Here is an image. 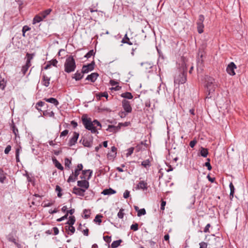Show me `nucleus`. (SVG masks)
Returning a JSON list of instances; mask_svg holds the SVG:
<instances>
[{
	"label": "nucleus",
	"mask_w": 248,
	"mask_h": 248,
	"mask_svg": "<svg viewBox=\"0 0 248 248\" xmlns=\"http://www.w3.org/2000/svg\"><path fill=\"white\" fill-rule=\"evenodd\" d=\"M134 150V147H131V148H129V149H128L127 150V153L126 154V156L128 157V156L131 155L133 154Z\"/></svg>",
	"instance_id": "ea45409f"
},
{
	"label": "nucleus",
	"mask_w": 248,
	"mask_h": 248,
	"mask_svg": "<svg viewBox=\"0 0 248 248\" xmlns=\"http://www.w3.org/2000/svg\"><path fill=\"white\" fill-rule=\"evenodd\" d=\"M210 227V224L209 223L207 224L204 228L203 232L205 233L209 232V229Z\"/></svg>",
	"instance_id": "4d7b16f0"
},
{
	"label": "nucleus",
	"mask_w": 248,
	"mask_h": 248,
	"mask_svg": "<svg viewBox=\"0 0 248 248\" xmlns=\"http://www.w3.org/2000/svg\"><path fill=\"white\" fill-rule=\"evenodd\" d=\"M200 245V248H207V243L202 242L199 244Z\"/></svg>",
	"instance_id": "3c124183"
},
{
	"label": "nucleus",
	"mask_w": 248,
	"mask_h": 248,
	"mask_svg": "<svg viewBox=\"0 0 248 248\" xmlns=\"http://www.w3.org/2000/svg\"><path fill=\"white\" fill-rule=\"evenodd\" d=\"M136 189H140L142 190L147 189V183L146 182H145L144 181H140L137 185Z\"/></svg>",
	"instance_id": "4468645a"
},
{
	"label": "nucleus",
	"mask_w": 248,
	"mask_h": 248,
	"mask_svg": "<svg viewBox=\"0 0 248 248\" xmlns=\"http://www.w3.org/2000/svg\"><path fill=\"white\" fill-rule=\"evenodd\" d=\"M68 130H64L60 134V137H64L66 136L68 133Z\"/></svg>",
	"instance_id": "6e6d98bb"
},
{
	"label": "nucleus",
	"mask_w": 248,
	"mask_h": 248,
	"mask_svg": "<svg viewBox=\"0 0 248 248\" xmlns=\"http://www.w3.org/2000/svg\"><path fill=\"white\" fill-rule=\"evenodd\" d=\"M124 210L123 209H121L118 212L117 216L119 218H123L124 217Z\"/></svg>",
	"instance_id": "a18cd8bd"
},
{
	"label": "nucleus",
	"mask_w": 248,
	"mask_h": 248,
	"mask_svg": "<svg viewBox=\"0 0 248 248\" xmlns=\"http://www.w3.org/2000/svg\"><path fill=\"white\" fill-rule=\"evenodd\" d=\"M116 191L112 189L111 188H109L108 189H104L102 192V194L104 195H111L116 193Z\"/></svg>",
	"instance_id": "f3484780"
},
{
	"label": "nucleus",
	"mask_w": 248,
	"mask_h": 248,
	"mask_svg": "<svg viewBox=\"0 0 248 248\" xmlns=\"http://www.w3.org/2000/svg\"><path fill=\"white\" fill-rule=\"evenodd\" d=\"M145 214V209L144 208H142L138 210L137 215L138 217H140L142 215H144Z\"/></svg>",
	"instance_id": "58836bf2"
},
{
	"label": "nucleus",
	"mask_w": 248,
	"mask_h": 248,
	"mask_svg": "<svg viewBox=\"0 0 248 248\" xmlns=\"http://www.w3.org/2000/svg\"><path fill=\"white\" fill-rule=\"evenodd\" d=\"M93 122L94 126L96 125V126H99L100 127H101V124H100V123L99 121H98L97 120H93Z\"/></svg>",
	"instance_id": "13d9d810"
},
{
	"label": "nucleus",
	"mask_w": 248,
	"mask_h": 248,
	"mask_svg": "<svg viewBox=\"0 0 248 248\" xmlns=\"http://www.w3.org/2000/svg\"><path fill=\"white\" fill-rule=\"evenodd\" d=\"M43 20V18L42 17L39 15H36L35 16V17L33 18V21H32V24H35L37 23L40 22V21H42Z\"/></svg>",
	"instance_id": "412c9836"
},
{
	"label": "nucleus",
	"mask_w": 248,
	"mask_h": 248,
	"mask_svg": "<svg viewBox=\"0 0 248 248\" xmlns=\"http://www.w3.org/2000/svg\"><path fill=\"white\" fill-rule=\"evenodd\" d=\"M129 195H130L129 191L127 190H126L124 193L123 196H124V198L127 199L129 197Z\"/></svg>",
	"instance_id": "603ef678"
},
{
	"label": "nucleus",
	"mask_w": 248,
	"mask_h": 248,
	"mask_svg": "<svg viewBox=\"0 0 248 248\" xmlns=\"http://www.w3.org/2000/svg\"><path fill=\"white\" fill-rule=\"evenodd\" d=\"M94 62L88 64L86 65H83L82 68V71L83 73H88L89 72L92 71L94 68Z\"/></svg>",
	"instance_id": "9d476101"
},
{
	"label": "nucleus",
	"mask_w": 248,
	"mask_h": 248,
	"mask_svg": "<svg viewBox=\"0 0 248 248\" xmlns=\"http://www.w3.org/2000/svg\"><path fill=\"white\" fill-rule=\"evenodd\" d=\"M83 74L82 71L79 72L78 71L74 74L73 77V78H75L76 80H79L83 78Z\"/></svg>",
	"instance_id": "6ab92c4d"
},
{
	"label": "nucleus",
	"mask_w": 248,
	"mask_h": 248,
	"mask_svg": "<svg viewBox=\"0 0 248 248\" xmlns=\"http://www.w3.org/2000/svg\"><path fill=\"white\" fill-rule=\"evenodd\" d=\"M83 144L85 147H90L92 146V142L91 141H89L86 139H83Z\"/></svg>",
	"instance_id": "2f4dec72"
},
{
	"label": "nucleus",
	"mask_w": 248,
	"mask_h": 248,
	"mask_svg": "<svg viewBox=\"0 0 248 248\" xmlns=\"http://www.w3.org/2000/svg\"><path fill=\"white\" fill-rule=\"evenodd\" d=\"M197 30H198V32L199 33H202L203 32V28H204L203 24L197 23Z\"/></svg>",
	"instance_id": "7c9ffc66"
},
{
	"label": "nucleus",
	"mask_w": 248,
	"mask_h": 248,
	"mask_svg": "<svg viewBox=\"0 0 248 248\" xmlns=\"http://www.w3.org/2000/svg\"><path fill=\"white\" fill-rule=\"evenodd\" d=\"M121 242H122V240H121V239L116 240V241H114L112 243V244L111 245V247L112 248H117L118 246H120Z\"/></svg>",
	"instance_id": "c85d7f7f"
},
{
	"label": "nucleus",
	"mask_w": 248,
	"mask_h": 248,
	"mask_svg": "<svg viewBox=\"0 0 248 248\" xmlns=\"http://www.w3.org/2000/svg\"><path fill=\"white\" fill-rule=\"evenodd\" d=\"M92 174V171L90 170H83L82 171V175L80 176V178L81 179H87L89 180Z\"/></svg>",
	"instance_id": "1a4fd4ad"
},
{
	"label": "nucleus",
	"mask_w": 248,
	"mask_h": 248,
	"mask_svg": "<svg viewBox=\"0 0 248 248\" xmlns=\"http://www.w3.org/2000/svg\"><path fill=\"white\" fill-rule=\"evenodd\" d=\"M55 167L56 168H57L58 169H59V170H63V167H62V166L56 159L55 160Z\"/></svg>",
	"instance_id": "c9c22d12"
},
{
	"label": "nucleus",
	"mask_w": 248,
	"mask_h": 248,
	"mask_svg": "<svg viewBox=\"0 0 248 248\" xmlns=\"http://www.w3.org/2000/svg\"><path fill=\"white\" fill-rule=\"evenodd\" d=\"M51 64L54 66L57 67V64L58 63V61L56 59L52 60L50 61Z\"/></svg>",
	"instance_id": "e2e57ef3"
},
{
	"label": "nucleus",
	"mask_w": 248,
	"mask_h": 248,
	"mask_svg": "<svg viewBox=\"0 0 248 248\" xmlns=\"http://www.w3.org/2000/svg\"><path fill=\"white\" fill-rule=\"evenodd\" d=\"M50 78H48L45 75L43 76L42 80V84L46 87H48L50 83Z\"/></svg>",
	"instance_id": "dca6fc26"
},
{
	"label": "nucleus",
	"mask_w": 248,
	"mask_h": 248,
	"mask_svg": "<svg viewBox=\"0 0 248 248\" xmlns=\"http://www.w3.org/2000/svg\"><path fill=\"white\" fill-rule=\"evenodd\" d=\"M200 154L202 156H203L204 157H206L208 154L207 149L206 148L202 147L200 150Z\"/></svg>",
	"instance_id": "b1692460"
},
{
	"label": "nucleus",
	"mask_w": 248,
	"mask_h": 248,
	"mask_svg": "<svg viewBox=\"0 0 248 248\" xmlns=\"http://www.w3.org/2000/svg\"><path fill=\"white\" fill-rule=\"evenodd\" d=\"M66 229L68 230V231L70 232V233H68V234L70 235L73 234L75 232V228L73 225L69 226L68 227V229L66 228Z\"/></svg>",
	"instance_id": "4c0bfd02"
},
{
	"label": "nucleus",
	"mask_w": 248,
	"mask_h": 248,
	"mask_svg": "<svg viewBox=\"0 0 248 248\" xmlns=\"http://www.w3.org/2000/svg\"><path fill=\"white\" fill-rule=\"evenodd\" d=\"M98 74L97 73H93L91 74L88 75L86 79L90 80L92 82H94L98 77Z\"/></svg>",
	"instance_id": "2eb2a0df"
},
{
	"label": "nucleus",
	"mask_w": 248,
	"mask_h": 248,
	"mask_svg": "<svg viewBox=\"0 0 248 248\" xmlns=\"http://www.w3.org/2000/svg\"><path fill=\"white\" fill-rule=\"evenodd\" d=\"M78 186L80 187V188H83L84 189H87L89 187V182L84 179L83 180L78 181L77 182Z\"/></svg>",
	"instance_id": "6e6552de"
},
{
	"label": "nucleus",
	"mask_w": 248,
	"mask_h": 248,
	"mask_svg": "<svg viewBox=\"0 0 248 248\" xmlns=\"http://www.w3.org/2000/svg\"><path fill=\"white\" fill-rule=\"evenodd\" d=\"M122 106L126 112L130 113L131 112L132 108L128 101L125 99L123 100L122 101Z\"/></svg>",
	"instance_id": "0eeeda50"
},
{
	"label": "nucleus",
	"mask_w": 248,
	"mask_h": 248,
	"mask_svg": "<svg viewBox=\"0 0 248 248\" xmlns=\"http://www.w3.org/2000/svg\"><path fill=\"white\" fill-rule=\"evenodd\" d=\"M99 96L100 97H106V98H107L108 97V94L107 92H104V93H101Z\"/></svg>",
	"instance_id": "0e129e2a"
},
{
	"label": "nucleus",
	"mask_w": 248,
	"mask_h": 248,
	"mask_svg": "<svg viewBox=\"0 0 248 248\" xmlns=\"http://www.w3.org/2000/svg\"><path fill=\"white\" fill-rule=\"evenodd\" d=\"M236 69V66L233 62L230 63L227 67L226 71L227 73L231 76L235 75L234 70Z\"/></svg>",
	"instance_id": "423d86ee"
},
{
	"label": "nucleus",
	"mask_w": 248,
	"mask_h": 248,
	"mask_svg": "<svg viewBox=\"0 0 248 248\" xmlns=\"http://www.w3.org/2000/svg\"><path fill=\"white\" fill-rule=\"evenodd\" d=\"M229 187H230V191H231L230 195V196H232V197H233L235 189H234V187L232 183H231L230 184Z\"/></svg>",
	"instance_id": "f704fd0d"
},
{
	"label": "nucleus",
	"mask_w": 248,
	"mask_h": 248,
	"mask_svg": "<svg viewBox=\"0 0 248 248\" xmlns=\"http://www.w3.org/2000/svg\"><path fill=\"white\" fill-rule=\"evenodd\" d=\"M103 239L104 240V241L107 242V243H110L111 242V237L110 236H104L103 237Z\"/></svg>",
	"instance_id": "8fccbe9b"
},
{
	"label": "nucleus",
	"mask_w": 248,
	"mask_h": 248,
	"mask_svg": "<svg viewBox=\"0 0 248 248\" xmlns=\"http://www.w3.org/2000/svg\"><path fill=\"white\" fill-rule=\"evenodd\" d=\"M141 165L145 168H149L150 166V162L148 159L143 161L141 162Z\"/></svg>",
	"instance_id": "473e14b6"
},
{
	"label": "nucleus",
	"mask_w": 248,
	"mask_h": 248,
	"mask_svg": "<svg viewBox=\"0 0 248 248\" xmlns=\"http://www.w3.org/2000/svg\"><path fill=\"white\" fill-rule=\"evenodd\" d=\"M64 66V71L66 73H69L75 70L76 65L73 56H70L66 59Z\"/></svg>",
	"instance_id": "7ed1b4c3"
},
{
	"label": "nucleus",
	"mask_w": 248,
	"mask_h": 248,
	"mask_svg": "<svg viewBox=\"0 0 248 248\" xmlns=\"http://www.w3.org/2000/svg\"><path fill=\"white\" fill-rule=\"evenodd\" d=\"M94 54L93 50H90L85 55V57L88 59Z\"/></svg>",
	"instance_id": "37998d69"
},
{
	"label": "nucleus",
	"mask_w": 248,
	"mask_h": 248,
	"mask_svg": "<svg viewBox=\"0 0 248 248\" xmlns=\"http://www.w3.org/2000/svg\"><path fill=\"white\" fill-rule=\"evenodd\" d=\"M102 217V216L97 215L96 216L95 218L94 219V221L96 222H98L99 224L102 222V220L101 219V217Z\"/></svg>",
	"instance_id": "a19ab883"
},
{
	"label": "nucleus",
	"mask_w": 248,
	"mask_h": 248,
	"mask_svg": "<svg viewBox=\"0 0 248 248\" xmlns=\"http://www.w3.org/2000/svg\"><path fill=\"white\" fill-rule=\"evenodd\" d=\"M79 137V134L77 132H74L73 137L70 139L69 141V145L72 146L75 144Z\"/></svg>",
	"instance_id": "f8f14e48"
},
{
	"label": "nucleus",
	"mask_w": 248,
	"mask_h": 248,
	"mask_svg": "<svg viewBox=\"0 0 248 248\" xmlns=\"http://www.w3.org/2000/svg\"><path fill=\"white\" fill-rule=\"evenodd\" d=\"M31 66V64L26 63V64L22 66L21 71L23 75H25L29 68Z\"/></svg>",
	"instance_id": "bb28decb"
},
{
	"label": "nucleus",
	"mask_w": 248,
	"mask_h": 248,
	"mask_svg": "<svg viewBox=\"0 0 248 248\" xmlns=\"http://www.w3.org/2000/svg\"><path fill=\"white\" fill-rule=\"evenodd\" d=\"M6 177L5 175L4 174V171L2 170H0V182L4 183Z\"/></svg>",
	"instance_id": "a878e982"
},
{
	"label": "nucleus",
	"mask_w": 248,
	"mask_h": 248,
	"mask_svg": "<svg viewBox=\"0 0 248 248\" xmlns=\"http://www.w3.org/2000/svg\"><path fill=\"white\" fill-rule=\"evenodd\" d=\"M197 143V141L195 140H193L192 141H191L189 143V146L191 147V148H193L195 145H196Z\"/></svg>",
	"instance_id": "680f3d73"
},
{
	"label": "nucleus",
	"mask_w": 248,
	"mask_h": 248,
	"mask_svg": "<svg viewBox=\"0 0 248 248\" xmlns=\"http://www.w3.org/2000/svg\"><path fill=\"white\" fill-rule=\"evenodd\" d=\"M81 119L83 124L86 129L91 131L92 133H98L96 126L93 124L91 118H88L87 115H84L82 116Z\"/></svg>",
	"instance_id": "f257e3e1"
},
{
	"label": "nucleus",
	"mask_w": 248,
	"mask_h": 248,
	"mask_svg": "<svg viewBox=\"0 0 248 248\" xmlns=\"http://www.w3.org/2000/svg\"><path fill=\"white\" fill-rule=\"evenodd\" d=\"M85 192V189L83 188H78L76 187H74L73 190V193L77 195L80 196H84V192Z\"/></svg>",
	"instance_id": "ddd939ff"
},
{
	"label": "nucleus",
	"mask_w": 248,
	"mask_h": 248,
	"mask_svg": "<svg viewBox=\"0 0 248 248\" xmlns=\"http://www.w3.org/2000/svg\"><path fill=\"white\" fill-rule=\"evenodd\" d=\"M207 162L205 163V166L207 167V169L209 170H210L212 169V166H211V164L210 163V159L209 158H207Z\"/></svg>",
	"instance_id": "09e8293b"
},
{
	"label": "nucleus",
	"mask_w": 248,
	"mask_h": 248,
	"mask_svg": "<svg viewBox=\"0 0 248 248\" xmlns=\"http://www.w3.org/2000/svg\"><path fill=\"white\" fill-rule=\"evenodd\" d=\"M220 237H215L214 235H212V241L211 243H209L208 245L211 247L216 248L219 244Z\"/></svg>",
	"instance_id": "9b49d317"
},
{
	"label": "nucleus",
	"mask_w": 248,
	"mask_h": 248,
	"mask_svg": "<svg viewBox=\"0 0 248 248\" xmlns=\"http://www.w3.org/2000/svg\"><path fill=\"white\" fill-rule=\"evenodd\" d=\"M45 103L42 101H39L37 103L36 105V108L38 110H39V108L37 107H42L44 105Z\"/></svg>",
	"instance_id": "5fc2aeb1"
},
{
	"label": "nucleus",
	"mask_w": 248,
	"mask_h": 248,
	"mask_svg": "<svg viewBox=\"0 0 248 248\" xmlns=\"http://www.w3.org/2000/svg\"><path fill=\"white\" fill-rule=\"evenodd\" d=\"M71 164V161L68 158H66L64 159V165L66 167H68V169H70V165Z\"/></svg>",
	"instance_id": "e433bc0d"
},
{
	"label": "nucleus",
	"mask_w": 248,
	"mask_h": 248,
	"mask_svg": "<svg viewBox=\"0 0 248 248\" xmlns=\"http://www.w3.org/2000/svg\"><path fill=\"white\" fill-rule=\"evenodd\" d=\"M67 216H68L67 214H66V215H65L64 216L61 217V218L57 219V221L58 222H61V221L64 220L65 219H66L67 217Z\"/></svg>",
	"instance_id": "bf43d9fd"
},
{
	"label": "nucleus",
	"mask_w": 248,
	"mask_h": 248,
	"mask_svg": "<svg viewBox=\"0 0 248 248\" xmlns=\"http://www.w3.org/2000/svg\"><path fill=\"white\" fill-rule=\"evenodd\" d=\"M8 239L9 241L12 242L14 243H16V240L13 236H9L8 238Z\"/></svg>",
	"instance_id": "69168bd1"
},
{
	"label": "nucleus",
	"mask_w": 248,
	"mask_h": 248,
	"mask_svg": "<svg viewBox=\"0 0 248 248\" xmlns=\"http://www.w3.org/2000/svg\"><path fill=\"white\" fill-rule=\"evenodd\" d=\"M31 30V28L29 27L28 26H24L22 28V33H23V36L24 37H25V33L26 31H30Z\"/></svg>",
	"instance_id": "79ce46f5"
},
{
	"label": "nucleus",
	"mask_w": 248,
	"mask_h": 248,
	"mask_svg": "<svg viewBox=\"0 0 248 248\" xmlns=\"http://www.w3.org/2000/svg\"><path fill=\"white\" fill-rule=\"evenodd\" d=\"M204 20V16L203 15H201L199 16V18H198V20L197 23H201V24H203Z\"/></svg>",
	"instance_id": "c03bdc74"
},
{
	"label": "nucleus",
	"mask_w": 248,
	"mask_h": 248,
	"mask_svg": "<svg viewBox=\"0 0 248 248\" xmlns=\"http://www.w3.org/2000/svg\"><path fill=\"white\" fill-rule=\"evenodd\" d=\"M207 83L206 84V88L207 92H208V98H210L212 96V93L214 92L215 89L217 87V85L214 83V79L211 77H207L206 79Z\"/></svg>",
	"instance_id": "20e7f679"
},
{
	"label": "nucleus",
	"mask_w": 248,
	"mask_h": 248,
	"mask_svg": "<svg viewBox=\"0 0 248 248\" xmlns=\"http://www.w3.org/2000/svg\"><path fill=\"white\" fill-rule=\"evenodd\" d=\"M166 204V202L165 201H161V207H160L161 210H164Z\"/></svg>",
	"instance_id": "052dcab7"
},
{
	"label": "nucleus",
	"mask_w": 248,
	"mask_h": 248,
	"mask_svg": "<svg viewBox=\"0 0 248 248\" xmlns=\"http://www.w3.org/2000/svg\"><path fill=\"white\" fill-rule=\"evenodd\" d=\"M52 10L51 9H47L41 13H40V15L42 17L43 19L46 17V16L48 15L50 12H51Z\"/></svg>",
	"instance_id": "aec40b11"
},
{
	"label": "nucleus",
	"mask_w": 248,
	"mask_h": 248,
	"mask_svg": "<svg viewBox=\"0 0 248 248\" xmlns=\"http://www.w3.org/2000/svg\"><path fill=\"white\" fill-rule=\"evenodd\" d=\"M138 223H135L132 224L130 227V229L134 231H136L138 230Z\"/></svg>",
	"instance_id": "de8ad7c7"
},
{
	"label": "nucleus",
	"mask_w": 248,
	"mask_h": 248,
	"mask_svg": "<svg viewBox=\"0 0 248 248\" xmlns=\"http://www.w3.org/2000/svg\"><path fill=\"white\" fill-rule=\"evenodd\" d=\"M33 56H34L33 54H30L29 53H27L26 54V58H27L26 63H28L29 64H31V61L33 59Z\"/></svg>",
	"instance_id": "393cba45"
},
{
	"label": "nucleus",
	"mask_w": 248,
	"mask_h": 248,
	"mask_svg": "<svg viewBox=\"0 0 248 248\" xmlns=\"http://www.w3.org/2000/svg\"><path fill=\"white\" fill-rule=\"evenodd\" d=\"M53 232H54V234L55 235H57L59 233V229H58V228L57 227H54L53 228Z\"/></svg>",
	"instance_id": "774afa93"
},
{
	"label": "nucleus",
	"mask_w": 248,
	"mask_h": 248,
	"mask_svg": "<svg viewBox=\"0 0 248 248\" xmlns=\"http://www.w3.org/2000/svg\"><path fill=\"white\" fill-rule=\"evenodd\" d=\"M56 191L58 192V193L57 194L58 197H61L62 195V193H61V192L62 191V189H61V187L59 186H56Z\"/></svg>",
	"instance_id": "49530a36"
},
{
	"label": "nucleus",
	"mask_w": 248,
	"mask_h": 248,
	"mask_svg": "<svg viewBox=\"0 0 248 248\" xmlns=\"http://www.w3.org/2000/svg\"><path fill=\"white\" fill-rule=\"evenodd\" d=\"M83 169V165L82 164H78L75 169L74 172H72V174L69 177L67 182L68 183L75 182L77 179L78 175L80 173V171Z\"/></svg>",
	"instance_id": "39448f33"
},
{
	"label": "nucleus",
	"mask_w": 248,
	"mask_h": 248,
	"mask_svg": "<svg viewBox=\"0 0 248 248\" xmlns=\"http://www.w3.org/2000/svg\"><path fill=\"white\" fill-rule=\"evenodd\" d=\"M12 129L13 132L15 134L16 137H18V130L14 124H13L12 126Z\"/></svg>",
	"instance_id": "72a5a7b5"
},
{
	"label": "nucleus",
	"mask_w": 248,
	"mask_h": 248,
	"mask_svg": "<svg viewBox=\"0 0 248 248\" xmlns=\"http://www.w3.org/2000/svg\"><path fill=\"white\" fill-rule=\"evenodd\" d=\"M76 221L75 217L74 216H71L69 217V219L68 221L67 222L66 224H68L69 226L73 225Z\"/></svg>",
	"instance_id": "c756f323"
},
{
	"label": "nucleus",
	"mask_w": 248,
	"mask_h": 248,
	"mask_svg": "<svg viewBox=\"0 0 248 248\" xmlns=\"http://www.w3.org/2000/svg\"><path fill=\"white\" fill-rule=\"evenodd\" d=\"M122 43L124 44H127L129 45H133V43L130 41L129 38L128 37L127 34H125L124 37L122 40Z\"/></svg>",
	"instance_id": "4be33fe9"
},
{
	"label": "nucleus",
	"mask_w": 248,
	"mask_h": 248,
	"mask_svg": "<svg viewBox=\"0 0 248 248\" xmlns=\"http://www.w3.org/2000/svg\"><path fill=\"white\" fill-rule=\"evenodd\" d=\"M44 100L47 102L53 104L55 106H57L59 105L58 101L54 98H45Z\"/></svg>",
	"instance_id": "a211bd4d"
},
{
	"label": "nucleus",
	"mask_w": 248,
	"mask_h": 248,
	"mask_svg": "<svg viewBox=\"0 0 248 248\" xmlns=\"http://www.w3.org/2000/svg\"><path fill=\"white\" fill-rule=\"evenodd\" d=\"M187 68L183 67L177 73H176L174 78V82L175 84H184L186 81Z\"/></svg>",
	"instance_id": "f03ea898"
},
{
	"label": "nucleus",
	"mask_w": 248,
	"mask_h": 248,
	"mask_svg": "<svg viewBox=\"0 0 248 248\" xmlns=\"http://www.w3.org/2000/svg\"><path fill=\"white\" fill-rule=\"evenodd\" d=\"M84 235L85 236H88L89 235V229L88 228H86L85 229L82 231Z\"/></svg>",
	"instance_id": "338daca9"
},
{
	"label": "nucleus",
	"mask_w": 248,
	"mask_h": 248,
	"mask_svg": "<svg viewBox=\"0 0 248 248\" xmlns=\"http://www.w3.org/2000/svg\"><path fill=\"white\" fill-rule=\"evenodd\" d=\"M11 150V146L10 145H7L5 149L4 153L5 154H8Z\"/></svg>",
	"instance_id": "864d4df0"
},
{
	"label": "nucleus",
	"mask_w": 248,
	"mask_h": 248,
	"mask_svg": "<svg viewBox=\"0 0 248 248\" xmlns=\"http://www.w3.org/2000/svg\"><path fill=\"white\" fill-rule=\"evenodd\" d=\"M121 96L123 98H127L128 99H131L133 97L131 93H129V92H125V93H123L121 94Z\"/></svg>",
	"instance_id": "5701e85b"
},
{
	"label": "nucleus",
	"mask_w": 248,
	"mask_h": 248,
	"mask_svg": "<svg viewBox=\"0 0 248 248\" xmlns=\"http://www.w3.org/2000/svg\"><path fill=\"white\" fill-rule=\"evenodd\" d=\"M118 129V128L114 125H109L108 126L107 130L110 132H116Z\"/></svg>",
	"instance_id": "cd10ccee"
}]
</instances>
